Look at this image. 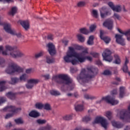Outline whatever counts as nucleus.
<instances>
[{
  "label": "nucleus",
  "mask_w": 130,
  "mask_h": 130,
  "mask_svg": "<svg viewBox=\"0 0 130 130\" xmlns=\"http://www.w3.org/2000/svg\"><path fill=\"white\" fill-rule=\"evenodd\" d=\"M98 68L92 66L82 68L79 75L77 76V80L81 85L89 83V81L98 75Z\"/></svg>",
  "instance_id": "nucleus-1"
},
{
  "label": "nucleus",
  "mask_w": 130,
  "mask_h": 130,
  "mask_svg": "<svg viewBox=\"0 0 130 130\" xmlns=\"http://www.w3.org/2000/svg\"><path fill=\"white\" fill-rule=\"evenodd\" d=\"M6 50L2 52L3 55H11L13 58H17L18 57H22L24 56V53L20 51L16 50V47H12L10 45H6L5 46Z\"/></svg>",
  "instance_id": "nucleus-2"
},
{
  "label": "nucleus",
  "mask_w": 130,
  "mask_h": 130,
  "mask_svg": "<svg viewBox=\"0 0 130 130\" xmlns=\"http://www.w3.org/2000/svg\"><path fill=\"white\" fill-rule=\"evenodd\" d=\"M52 80L57 84L63 85H71L73 83V80L68 75L64 74L55 75L53 76Z\"/></svg>",
  "instance_id": "nucleus-3"
},
{
  "label": "nucleus",
  "mask_w": 130,
  "mask_h": 130,
  "mask_svg": "<svg viewBox=\"0 0 130 130\" xmlns=\"http://www.w3.org/2000/svg\"><path fill=\"white\" fill-rule=\"evenodd\" d=\"M23 69L19 66H8L5 70L7 74L9 75H15V74H20L23 73Z\"/></svg>",
  "instance_id": "nucleus-4"
},
{
  "label": "nucleus",
  "mask_w": 130,
  "mask_h": 130,
  "mask_svg": "<svg viewBox=\"0 0 130 130\" xmlns=\"http://www.w3.org/2000/svg\"><path fill=\"white\" fill-rule=\"evenodd\" d=\"M111 51H110V50L108 49H106L102 53L104 60L111 62V61L113 59V57L111 56Z\"/></svg>",
  "instance_id": "nucleus-5"
},
{
  "label": "nucleus",
  "mask_w": 130,
  "mask_h": 130,
  "mask_svg": "<svg viewBox=\"0 0 130 130\" xmlns=\"http://www.w3.org/2000/svg\"><path fill=\"white\" fill-rule=\"evenodd\" d=\"M92 123H101L102 126H103V127H104L105 129L107 128V124H108L106 119H104L103 117H97Z\"/></svg>",
  "instance_id": "nucleus-6"
},
{
  "label": "nucleus",
  "mask_w": 130,
  "mask_h": 130,
  "mask_svg": "<svg viewBox=\"0 0 130 130\" xmlns=\"http://www.w3.org/2000/svg\"><path fill=\"white\" fill-rule=\"evenodd\" d=\"M102 100H105L107 103L109 104H111V105H116L118 104L119 102L118 100H116L115 99L110 95H107L105 97H103Z\"/></svg>",
  "instance_id": "nucleus-7"
},
{
  "label": "nucleus",
  "mask_w": 130,
  "mask_h": 130,
  "mask_svg": "<svg viewBox=\"0 0 130 130\" xmlns=\"http://www.w3.org/2000/svg\"><path fill=\"white\" fill-rule=\"evenodd\" d=\"M4 28L7 33H10V34H11L12 35H16V36L18 37V38H20V37L21 36L20 33L17 34L15 30H13L12 29H11V24L10 23L5 24Z\"/></svg>",
  "instance_id": "nucleus-8"
},
{
  "label": "nucleus",
  "mask_w": 130,
  "mask_h": 130,
  "mask_svg": "<svg viewBox=\"0 0 130 130\" xmlns=\"http://www.w3.org/2000/svg\"><path fill=\"white\" fill-rule=\"evenodd\" d=\"M4 111H7L9 112H12V113H18V112L22 110V108H17L15 106H9L4 108Z\"/></svg>",
  "instance_id": "nucleus-9"
},
{
  "label": "nucleus",
  "mask_w": 130,
  "mask_h": 130,
  "mask_svg": "<svg viewBox=\"0 0 130 130\" xmlns=\"http://www.w3.org/2000/svg\"><path fill=\"white\" fill-rule=\"evenodd\" d=\"M47 47L48 48V52L50 55H54L55 53H56V51H55V46L52 43H49L47 45Z\"/></svg>",
  "instance_id": "nucleus-10"
},
{
  "label": "nucleus",
  "mask_w": 130,
  "mask_h": 130,
  "mask_svg": "<svg viewBox=\"0 0 130 130\" xmlns=\"http://www.w3.org/2000/svg\"><path fill=\"white\" fill-rule=\"evenodd\" d=\"M115 38H116V42H117V43L122 45V46L125 45L124 40L122 38V35L116 34Z\"/></svg>",
  "instance_id": "nucleus-11"
},
{
  "label": "nucleus",
  "mask_w": 130,
  "mask_h": 130,
  "mask_svg": "<svg viewBox=\"0 0 130 130\" xmlns=\"http://www.w3.org/2000/svg\"><path fill=\"white\" fill-rule=\"evenodd\" d=\"M103 26L108 28L109 30H112L113 28V21L112 20L108 19L103 23Z\"/></svg>",
  "instance_id": "nucleus-12"
},
{
  "label": "nucleus",
  "mask_w": 130,
  "mask_h": 130,
  "mask_svg": "<svg viewBox=\"0 0 130 130\" xmlns=\"http://www.w3.org/2000/svg\"><path fill=\"white\" fill-rule=\"evenodd\" d=\"M69 50L68 52H67V54H69V55L70 57H77L78 55V53L75 51V49L72 47H69Z\"/></svg>",
  "instance_id": "nucleus-13"
},
{
  "label": "nucleus",
  "mask_w": 130,
  "mask_h": 130,
  "mask_svg": "<svg viewBox=\"0 0 130 130\" xmlns=\"http://www.w3.org/2000/svg\"><path fill=\"white\" fill-rule=\"evenodd\" d=\"M103 35H104V32H103V30H101L100 37L102 40H103L105 43L108 44V43L110 42V40H111V39H110V38L108 37H103Z\"/></svg>",
  "instance_id": "nucleus-14"
},
{
  "label": "nucleus",
  "mask_w": 130,
  "mask_h": 130,
  "mask_svg": "<svg viewBox=\"0 0 130 130\" xmlns=\"http://www.w3.org/2000/svg\"><path fill=\"white\" fill-rule=\"evenodd\" d=\"M108 6L114 12H120V11H121V8H120V6H115L114 5H113V3L112 2H109L108 3Z\"/></svg>",
  "instance_id": "nucleus-15"
},
{
  "label": "nucleus",
  "mask_w": 130,
  "mask_h": 130,
  "mask_svg": "<svg viewBox=\"0 0 130 130\" xmlns=\"http://www.w3.org/2000/svg\"><path fill=\"white\" fill-rule=\"evenodd\" d=\"M16 95H17V93L13 92L12 91H9L6 94V96L11 100H15V99H16Z\"/></svg>",
  "instance_id": "nucleus-16"
},
{
  "label": "nucleus",
  "mask_w": 130,
  "mask_h": 130,
  "mask_svg": "<svg viewBox=\"0 0 130 130\" xmlns=\"http://www.w3.org/2000/svg\"><path fill=\"white\" fill-rule=\"evenodd\" d=\"M112 124L113 126L114 127H116L117 128H121L123 127L124 124L120 122H116L115 121H112Z\"/></svg>",
  "instance_id": "nucleus-17"
},
{
  "label": "nucleus",
  "mask_w": 130,
  "mask_h": 130,
  "mask_svg": "<svg viewBox=\"0 0 130 130\" xmlns=\"http://www.w3.org/2000/svg\"><path fill=\"white\" fill-rule=\"evenodd\" d=\"M125 95V87L124 86H121L119 88V98L121 99L124 97Z\"/></svg>",
  "instance_id": "nucleus-18"
},
{
  "label": "nucleus",
  "mask_w": 130,
  "mask_h": 130,
  "mask_svg": "<svg viewBox=\"0 0 130 130\" xmlns=\"http://www.w3.org/2000/svg\"><path fill=\"white\" fill-rule=\"evenodd\" d=\"M118 31L120 33V34H123V35L127 36V40H128V41H130V29H128L124 32L123 31H121L120 29L118 28Z\"/></svg>",
  "instance_id": "nucleus-19"
},
{
  "label": "nucleus",
  "mask_w": 130,
  "mask_h": 130,
  "mask_svg": "<svg viewBox=\"0 0 130 130\" xmlns=\"http://www.w3.org/2000/svg\"><path fill=\"white\" fill-rule=\"evenodd\" d=\"M101 13V17L102 19H104V18H106L107 16H109L111 15V12L109 11H106L103 12V8H102V10L100 11Z\"/></svg>",
  "instance_id": "nucleus-20"
},
{
  "label": "nucleus",
  "mask_w": 130,
  "mask_h": 130,
  "mask_svg": "<svg viewBox=\"0 0 130 130\" xmlns=\"http://www.w3.org/2000/svg\"><path fill=\"white\" fill-rule=\"evenodd\" d=\"M20 25L22 26L24 29L28 30V28H29V21L28 20L22 21L20 22Z\"/></svg>",
  "instance_id": "nucleus-21"
},
{
  "label": "nucleus",
  "mask_w": 130,
  "mask_h": 130,
  "mask_svg": "<svg viewBox=\"0 0 130 130\" xmlns=\"http://www.w3.org/2000/svg\"><path fill=\"white\" fill-rule=\"evenodd\" d=\"M29 116L30 117H34V118H36V117H38V116H40V114L38 112H37L36 111H32L29 113Z\"/></svg>",
  "instance_id": "nucleus-22"
},
{
  "label": "nucleus",
  "mask_w": 130,
  "mask_h": 130,
  "mask_svg": "<svg viewBox=\"0 0 130 130\" xmlns=\"http://www.w3.org/2000/svg\"><path fill=\"white\" fill-rule=\"evenodd\" d=\"M115 60L114 61V63H115L116 64H120V63L121 62V60H120V57L117 54H115L114 55Z\"/></svg>",
  "instance_id": "nucleus-23"
},
{
  "label": "nucleus",
  "mask_w": 130,
  "mask_h": 130,
  "mask_svg": "<svg viewBox=\"0 0 130 130\" xmlns=\"http://www.w3.org/2000/svg\"><path fill=\"white\" fill-rule=\"evenodd\" d=\"M51 95L52 96H59L60 95V92L57 90L52 89L50 91Z\"/></svg>",
  "instance_id": "nucleus-24"
},
{
  "label": "nucleus",
  "mask_w": 130,
  "mask_h": 130,
  "mask_svg": "<svg viewBox=\"0 0 130 130\" xmlns=\"http://www.w3.org/2000/svg\"><path fill=\"white\" fill-rule=\"evenodd\" d=\"M94 38L93 36H90L87 41L88 45H93L94 44Z\"/></svg>",
  "instance_id": "nucleus-25"
},
{
  "label": "nucleus",
  "mask_w": 130,
  "mask_h": 130,
  "mask_svg": "<svg viewBox=\"0 0 130 130\" xmlns=\"http://www.w3.org/2000/svg\"><path fill=\"white\" fill-rule=\"evenodd\" d=\"M11 85H15V84H18L20 82V79L17 77L11 78Z\"/></svg>",
  "instance_id": "nucleus-26"
},
{
  "label": "nucleus",
  "mask_w": 130,
  "mask_h": 130,
  "mask_svg": "<svg viewBox=\"0 0 130 130\" xmlns=\"http://www.w3.org/2000/svg\"><path fill=\"white\" fill-rule=\"evenodd\" d=\"M6 81H0V92H3L5 90V85H6Z\"/></svg>",
  "instance_id": "nucleus-27"
},
{
  "label": "nucleus",
  "mask_w": 130,
  "mask_h": 130,
  "mask_svg": "<svg viewBox=\"0 0 130 130\" xmlns=\"http://www.w3.org/2000/svg\"><path fill=\"white\" fill-rule=\"evenodd\" d=\"M76 58H77L78 62H80V63H83V62H85V61H86L85 57H80L79 54L76 57Z\"/></svg>",
  "instance_id": "nucleus-28"
},
{
  "label": "nucleus",
  "mask_w": 130,
  "mask_h": 130,
  "mask_svg": "<svg viewBox=\"0 0 130 130\" xmlns=\"http://www.w3.org/2000/svg\"><path fill=\"white\" fill-rule=\"evenodd\" d=\"M28 83L32 84V85H37L39 83V80L35 79H31L28 80Z\"/></svg>",
  "instance_id": "nucleus-29"
},
{
  "label": "nucleus",
  "mask_w": 130,
  "mask_h": 130,
  "mask_svg": "<svg viewBox=\"0 0 130 130\" xmlns=\"http://www.w3.org/2000/svg\"><path fill=\"white\" fill-rule=\"evenodd\" d=\"M76 111H83L84 110V106L83 105H78L75 107Z\"/></svg>",
  "instance_id": "nucleus-30"
},
{
  "label": "nucleus",
  "mask_w": 130,
  "mask_h": 130,
  "mask_svg": "<svg viewBox=\"0 0 130 130\" xmlns=\"http://www.w3.org/2000/svg\"><path fill=\"white\" fill-rule=\"evenodd\" d=\"M17 11H18V8H17L16 7H12L11 11L9 12V14L12 16H14L16 13H17Z\"/></svg>",
  "instance_id": "nucleus-31"
},
{
  "label": "nucleus",
  "mask_w": 130,
  "mask_h": 130,
  "mask_svg": "<svg viewBox=\"0 0 130 130\" xmlns=\"http://www.w3.org/2000/svg\"><path fill=\"white\" fill-rule=\"evenodd\" d=\"M80 33H82V34H84L85 35H87V34H89V30L85 27L80 28Z\"/></svg>",
  "instance_id": "nucleus-32"
},
{
  "label": "nucleus",
  "mask_w": 130,
  "mask_h": 130,
  "mask_svg": "<svg viewBox=\"0 0 130 130\" xmlns=\"http://www.w3.org/2000/svg\"><path fill=\"white\" fill-rule=\"evenodd\" d=\"M84 97L85 99H86L87 100H89V99L90 100H93L95 99V96H93L89 94H85L84 95Z\"/></svg>",
  "instance_id": "nucleus-33"
},
{
  "label": "nucleus",
  "mask_w": 130,
  "mask_h": 130,
  "mask_svg": "<svg viewBox=\"0 0 130 130\" xmlns=\"http://www.w3.org/2000/svg\"><path fill=\"white\" fill-rule=\"evenodd\" d=\"M51 128H52V127H51V125L49 124H47V125L41 127L39 130H51Z\"/></svg>",
  "instance_id": "nucleus-34"
},
{
  "label": "nucleus",
  "mask_w": 130,
  "mask_h": 130,
  "mask_svg": "<svg viewBox=\"0 0 130 130\" xmlns=\"http://www.w3.org/2000/svg\"><path fill=\"white\" fill-rule=\"evenodd\" d=\"M43 108L45 109V110H51V106H50V104L47 103L45 105H43Z\"/></svg>",
  "instance_id": "nucleus-35"
},
{
  "label": "nucleus",
  "mask_w": 130,
  "mask_h": 130,
  "mask_svg": "<svg viewBox=\"0 0 130 130\" xmlns=\"http://www.w3.org/2000/svg\"><path fill=\"white\" fill-rule=\"evenodd\" d=\"M43 104L41 103H37V104H36L35 106H36V108L37 109H40L41 110L42 109V108H43Z\"/></svg>",
  "instance_id": "nucleus-36"
},
{
  "label": "nucleus",
  "mask_w": 130,
  "mask_h": 130,
  "mask_svg": "<svg viewBox=\"0 0 130 130\" xmlns=\"http://www.w3.org/2000/svg\"><path fill=\"white\" fill-rule=\"evenodd\" d=\"M102 75H104V76H111V75H112V72H111L110 70H106L104 71Z\"/></svg>",
  "instance_id": "nucleus-37"
},
{
  "label": "nucleus",
  "mask_w": 130,
  "mask_h": 130,
  "mask_svg": "<svg viewBox=\"0 0 130 130\" xmlns=\"http://www.w3.org/2000/svg\"><path fill=\"white\" fill-rule=\"evenodd\" d=\"M86 6V2L84 1H80L77 3V7L78 8H83Z\"/></svg>",
  "instance_id": "nucleus-38"
},
{
  "label": "nucleus",
  "mask_w": 130,
  "mask_h": 130,
  "mask_svg": "<svg viewBox=\"0 0 130 130\" xmlns=\"http://www.w3.org/2000/svg\"><path fill=\"white\" fill-rule=\"evenodd\" d=\"M71 58H72V57L70 56L68 54H67V55L64 57V60L66 62H71Z\"/></svg>",
  "instance_id": "nucleus-39"
},
{
  "label": "nucleus",
  "mask_w": 130,
  "mask_h": 130,
  "mask_svg": "<svg viewBox=\"0 0 130 130\" xmlns=\"http://www.w3.org/2000/svg\"><path fill=\"white\" fill-rule=\"evenodd\" d=\"M91 15L92 17L97 19V18H98V11L96 10H93L91 12Z\"/></svg>",
  "instance_id": "nucleus-40"
},
{
  "label": "nucleus",
  "mask_w": 130,
  "mask_h": 130,
  "mask_svg": "<svg viewBox=\"0 0 130 130\" xmlns=\"http://www.w3.org/2000/svg\"><path fill=\"white\" fill-rule=\"evenodd\" d=\"M77 38L80 42H84L85 41V37H84L82 35L78 34L77 35Z\"/></svg>",
  "instance_id": "nucleus-41"
},
{
  "label": "nucleus",
  "mask_w": 130,
  "mask_h": 130,
  "mask_svg": "<svg viewBox=\"0 0 130 130\" xmlns=\"http://www.w3.org/2000/svg\"><path fill=\"white\" fill-rule=\"evenodd\" d=\"M26 80H27V75H26L25 74H22L19 77V81H24V82H26Z\"/></svg>",
  "instance_id": "nucleus-42"
},
{
  "label": "nucleus",
  "mask_w": 130,
  "mask_h": 130,
  "mask_svg": "<svg viewBox=\"0 0 130 130\" xmlns=\"http://www.w3.org/2000/svg\"><path fill=\"white\" fill-rule=\"evenodd\" d=\"M106 116L109 119V120L112 119V113L110 111L106 112Z\"/></svg>",
  "instance_id": "nucleus-43"
},
{
  "label": "nucleus",
  "mask_w": 130,
  "mask_h": 130,
  "mask_svg": "<svg viewBox=\"0 0 130 130\" xmlns=\"http://www.w3.org/2000/svg\"><path fill=\"white\" fill-rule=\"evenodd\" d=\"M46 61L47 63H52L54 61V59L49 56L46 57Z\"/></svg>",
  "instance_id": "nucleus-44"
},
{
  "label": "nucleus",
  "mask_w": 130,
  "mask_h": 130,
  "mask_svg": "<svg viewBox=\"0 0 130 130\" xmlns=\"http://www.w3.org/2000/svg\"><path fill=\"white\" fill-rule=\"evenodd\" d=\"M63 119L64 120H71V119H73V116L71 115H67L63 117Z\"/></svg>",
  "instance_id": "nucleus-45"
},
{
  "label": "nucleus",
  "mask_w": 130,
  "mask_h": 130,
  "mask_svg": "<svg viewBox=\"0 0 130 130\" xmlns=\"http://www.w3.org/2000/svg\"><path fill=\"white\" fill-rule=\"evenodd\" d=\"M15 122L17 124H23V123H24V121H23L21 118L15 119Z\"/></svg>",
  "instance_id": "nucleus-46"
},
{
  "label": "nucleus",
  "mask_w": 130,
  "mask_h": 130,
  "mask_svg": "<svg viewBox=\"0 0 130 130\" xmlns=\"http://www.w3.org/2000/svg\"><path fill=\"white\" fill-rule=\"evenodd\" d=\"M27 89H32L33 87H34V85H33L32 83H29L28 80L27 81V84L25 85Z\"/></svg>",
  "instance_id": "nucleus-47"
},
{
  "label": "nucleus",
  "mask_w": 130,
  "mask_h": 130,
  "mask_svg": "<svg viewBox=\"0 0 130 130\" xmlns=\"http://www.w3.org/2000/svg\"><path fill=\"white\" fill-rule=\"evenodd\" d=\"M37 122L39 124H44V123H46V120L38 119Z\"/></svg>",
  "instance_id": "nucleus-48"
},
{
  "label": "nucleus",
  "mask_w": 130,
  "mask_h": 130,
  "mask_svg": "<svg viewBox=\"0 0 130 130\" xmlns=\"http://www.w3.org/2000/svg\"><path fill=\"white\" fill-rule=\"evenodd\" d=\"M7 101V98L4 96H0V104H3Z\"/></svg>",
  "instance_id": "nucleus-49"
},
{
  "label": "nucleus",
  "mask_w": 130,
  "mask_h": 130,
  "mask_svg": "<svg viewBox=\"0 0 130 130\" xmlns=\"http://www.w3.org/2000/svg\"><path fill=\"white\" fill-rule=\"evenodd\" d=\"M96 26L95 24H92L89 27L90 32H93L96 29Z\"/></svg>",
  "instance_id": "nucleus-50"
},
{
  "label": "nucleus",
  "mask_w": 130,
  "mask_h": 130,
  "mask_svg": "<svg viewBox=\"0 0 130 130\" xmlns=\"http://www.w3.org/2000/svg\"><path fill=\"white\" fill-rule=\"evenodd\" d=\"M113 19L115 20H120V16L117 13H114V15L113 16Z\"/></svg>",
  "instance_id": "nucleus-51"
},
{
  "label": "nucleus",
  "mask_w": 130,
  "mask_h": 130,
  "mask_svg": "<svg viewBox=\"0 0 130 130\" xmlns=\"http://www.w3.org/2000/svg\"><path fill=\"white\" fill-rule=\"evenodd\" d=\"M82 120L85 122H88V121H90V120H91V118L90 116H85L83 118Z\"/></svg>",
  "instance_id": "nucleus-52"
},
{
  "label": "nucleus",
  "mask_w": 130,
  "mask_h": 130,
  "mask_svg": "<svg viewBox=\"0 0 130 130\" xmlns=\"http://www.w3.org/2000/svg\"><path fill=\"white\" fill-rule=\"evenodd\" d=\"M43 55V52L41 51L40 53L36 54L35 57L36 58H39V57H41Z\"/></svg>",
  "instance_id": "nucleus-53"
},
{
  "label": "nucleus",
  "mask_w": 130,
  "mask_h": 130,
  "mask_svg": "<svg viewBox=\"0 0 130 130\" xmlns=\"http://www.w3.org/2000/svg\"><path fill=\"white\" fill-rule=\"evenodd\" d=\"M122 70L124 73L128 72V67H127V66H124L122 68Z\"/></svg>",
  "instance_id": "nucleus-54"
},
{
  "label": "nucleus",
  "mask_w": 130,
  "mask_h": 130,
  "mask_svg": "<svg viewBox=\"0 0 130 130\" xmlns=\"http://www.w3.org/2000/svg\"><path fill=\"white\" fill-rule=\"evenodd\" d=\"M70 71L71 73H76V72H78V69L75 67H71Z\"/></svg>",
  "instance_id": "nucleus-55"
},
{
  "label": "nucleus",
  "mask_w": 130,
  "mask_h": 130,
  "mask_svg": "<svg viewBox=\"0 0 130 130\" xmlns=\"http://www.w3.org/2000/svg\"><path fill=\"white\" fill-rule=\"evenodd\" d=\"M71 62H72V64H77V63H79L78 59H73L71 60Z\"/></svg>",
  "instance_id": "nucleus-56"
},
{
  "label": "nucleus",
  "mask_w": 130,
  "mask_h": 130,
  "mask_svg": "<svg viewBox=\"0 0 130 130\" xmlns=\"http://www.w3.org/2000/svg\"><path fill=\"white\" fill-rule=\"evenodd\" d=\"M85 60H88V61H92V58L91 56H85Z\"/></svg>",
  "instance_id": "nucleus-57"
},
{
  "label": "nucleus",
  "mask_w": 130,
  "mask_h": 130,
  "mask_svg": "<svg viewBox=\"0 0 130 130\" xmlns=\"http://www.w3.org/2000/svg\"><path fill=\"white\" fill-rule=\"evenodd\" d=\"M91 54L93 57H98L99 56V53H98L93 52L91 53Z\"/></svg>",
  "instance_id": "nucleus-58"
},
{
  "label": "nucleus",
  "mask_w": 130,
  "mask_h": 130,
  "mask_svg": "<svg viewBox=\"0 0 130 130\" xmlns=\"http://www.w3.org/2000/svg\"><path fill=\"white\" fill-rule=\"evenodd\" d=\"M13 114H8L5 116V119H8L9 118H10V117H13Z\"/></svg>",
  "instance_id": "nucleus-59"
},
{
  "label": "nucleus",
  "mask_w": 130,
  "mask_h": 130,
  "mask_svg": "<svg viewBox=\"0 0 130 130\" xmlns=\"http://www.w3.org/2000/svg\"><path fill=\"white\" fill-rule=\"evenodd\" d=\"M43 78L45 79V80H48L50 78V75L49 74L45 75H43Z\"/></svg>",
  "instance_id": "nucleus-60"
},
{
  "label": "nucleus",
  "mask_w": 130,
  "mask_h": 130,
  "mask_svg": "<svg viewBox=\"0 0 130 130\" xmlns=\"http://www.w3.org/2000/svg\"><path fill=\"white\" fill-rule=\"evenodd\" d=\"M48 39L49 40H52V39H53V36L52 35H49L48 36Z\"/></svg>",
  "instance_id": "nucleus-61"
},
{
  "label": "nucleus",
  "mask_w": 130,
  "mask_h": 130,
  "mask_svg": "<svg viewBox=\"0 0 130 130\" xmlns=\"http://www.w3.org/2000/svg\"><path fill=\"white\" fill-rule=\"evenodd\" d=\"M111 93L112 95H116V94H117V90L116 89H114Z\"/></svg>",
  "instance_id": "nucleus-62"
},
{
  "label": "nucleus",
  "mask_w": 130,
  "mask_h": 130,
  "mask_svg": "<svg viewBox=\"0 0 130 130\" xmlns=\"http://www.w3.org/2000/svg\"><path fill=\"white\" fill-rule=\"evenodd\" d=\"M96 64H98V66H103V64H102V62H101V61H100V60H98L96 61Z\"/></svg>",
  "instance_id": "nucleus-63"
},
{
  "label": "nucleus",
  "mask_w": 130,
  "mask_h": 130,
  "mask_svg": "<svg viewBox=\"0 0 130 130\" xmlns=\"http://www.w3.org/2000/svg\"><path fill=\"white\" fill-rule=\"evenodd\" d=\"M75 47L76 49H77L78 50H81V49H82V47L79 45H76Z\"/></svg>",
  "instance_id": "nucleus-64"
}]
</instances>
